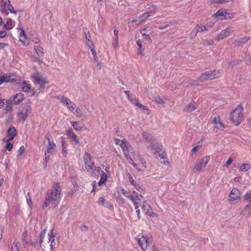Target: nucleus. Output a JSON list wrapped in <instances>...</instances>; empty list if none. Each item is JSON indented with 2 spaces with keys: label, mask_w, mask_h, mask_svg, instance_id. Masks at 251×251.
Masks as SVG:
<instances>
[{
  "label": "nucleus",
  "mask_w": 251,
  "mask_h": 251,
  "mask_svg": "<svg viewBox=\"0 0 251 251\" xmlns=\"http://www.w3.org/2000/svg\"><path fill=\"white\" fill-rule=\"evenodd\" d=\"M61 188L59 182L53 183L50 190L47 193V199L50 200L51 203L55 206L58 204L60 197Z\"/></svg>",
  "instance_id": "obj_1"
},
{
  "label": "nucleus",
  "mask_w": 251,
  "mask_h": 251,
  "mask_svg": "<svg viewBox=\"0 0 251 251\" xmlns=\"http://www.w3.org/2000/svg\"><path fill=\"white\" fill-rule=\"evenodd\" d=\"M243 105L239 104L236 108L231 113L230 119L235 125H239L243 118Z\"/></svg>",
  "instance_id": "obj_2"
},
{
  "label": "nucleus",
  "mask_w": 251,
  "mask_h": 251,
  "mask_svg": "<svg viewBox=\"0 0 251 251\" xmlns=\"http://www.w3.org/2000/svg\"><path fill=\"white\" fill-rule=\"evenodd\" d=\"M30 77L34 84L39 85L40 88L44 89L45 85L48 83L46 77L40 73H33Z\"/></svg>",
  "instance_id": "obj_3"
},
{
  "label": "nucleus",
  "mask_w": 251,
  "mask_h": 251,
  "mask_svg": "<svg viewBox=\"0 0 251 251\" xmlns=\"http://www.w3.org/2000/svg\"><path fill=\"white\" fill-rule=\"evenodd\" d=\"M84 164L87 171H92L94 168L98 172L100 171V167L94 166L93 157L88 152H85L83 156Z\"/></svg>",
  "instance_id": "obj_4"
},
{
  "label": "nucleus",
  "mask_w": 251,
  "mask_h": 251,
  "mask_svg": "<svg viewBox=\"0 0 251 251\" xmlns=\"http://www.w3.org/2000/svg\"><path fill=\"white\" fill-rule=\"evenodd\" d=\"M31 112V107L29 103L22 104L21 109L17 113L20 121H24Z\"/></svg>",
  "instance_id": "obj_5"
},
{
  "label": "nucleus",
  "mask_w": 251,
  "mask_h": 251,
  "mask_svg": "<svg viewBox=\"0 0 251 251\" xmlns=\"http://www.w3.org/2000/svg\"><path fill=\"white\" fill-rule=\"evenodd\" d=\"M221 73L219 71L214 70L213 71H206L202 73L200 76L199 79L201 81H207L208 80L213 79L219 77L221 75Z\"/></svg>",
  "instance_id": "obj_6"
},
{
  "label": "nucleus",
  "mask_w": 251,
  "mask_h": 251,
  "mask_svg": "<svg viewBox=\"0 0 251 251\" xmlns=\"http://www.w3.org/2000/svg\"><path fill=\"white\" fill-rule=\"evenodd\" d=\"M210 160V156L206 155L200 159L197 160L195 165L193 171L194 172H199L205 168Z\"/></svg>",
  "instance_id": "obj_7"
},
{
  "label": "nucleus",
  "mask_w": 251,
  "mask_h": 251,
  "mask_svg": "<svg viewBox=\"0 0 251 251\" xmlns=\"http://www.w3.org/2000/svg\"><path fill=\"white\" fill-rule=\"evenodd\" d=\"M49 145L47 147V151H45V166L46 167L47 165L48 161L50 158V155L48 154V153H52L54 150L55 147H56L55 144L53 141H51L50 139L48 137Z\"/></svg>",
  "instance_id": "obj_8"
},
{
  "label": "nucleus",
  "mask_w": 251,
  "mask_h": 251,
  "mask_svg": "<svg viewBox=\"0 0 251 251\" xmlns=\"http://www.w3.org/2000/svg\"><path fill=\"white\" fill-rule=\"evenodd\" d=\"M135 239L137 241L139 246L143 251H145L147 249L149 243V239L147 238V236H141L140 237L139 235L138 237L135 238Z\"/></svg>",
  "instance_id": "obj_9"
},
{
  "label": "nucleus",
  "mask_w": 251,
  "mask_h": 251,
  "mask_svg": "<svg viewBox=\"0 0 251 251\" xmlns=\"http://www.w3.org/2000/svg\"><path fill=\"white\" fill-rule=\"evenodd\" d=\"M231 29L232 27L228 26L225 29L222 30L221 32L217 36L216 40L217 41H219L229 36L231 34Z\"/></svg>",
  "instance_id": "obj_10"
},
{
  "label": "nucleus",
  "mask_w": 251,
  "mask_h": 251,
  "mask_svg": "<svg viewBox=\"0 0 251 251\" xmlns=\"http://www.w3.org/2000/svg\"><path fill=\"white\" fill-rule=\"evenodd\" d=\"M162 144L158 143L151 144L147 147V149L154 154L160 152L162 150Z\"/></svg>",
  "instance_id": "obj_11"
},
{
  "label": "nucleus",
  "mask_w": 251,
  "mask_h": 251,
  "mask_svg": "<svg viewBox=\"0 0 251 251\" xmlns=\"http://www.w3.org/2000/svg\"><path fill=\"white\" fill-rule=\"evenodd\" d=\"M127 98L128 100L136 106L142 108L143 110H148V107L138 102V100L136 99L132 94H130Z\"/></svg>",
  "instance_id": "obj_12"
},
{
  "label": "nucleus",
  "mask_w": 251,
  "mask_h": 251,
  "mask_svg": "<svg viewBox=\"0 0 251 251\" xmlns=\"http://www.w3.org/2000/svg\"><path fill=\"white\" fill-rule=\"evenodd\" d=\"M120 146L122 149L124 155L128 153L131 150H132V149L129 143L125 139L121 141V143L120 144Z\"/></svg>",
  "instance_id": "obj_13"
},
{
  "label": "nucleus",
  "mask_w": 251,
  "mask_h": 251,
  "mask_svg": "<svg viewBox=\"0 0 251 251\" xmlns=\"http://www.w3.org/2000/svg\"><path fill=\"white\" fill-rule=\"evenodd\" d=\"M5 82L16 83L18 79L14 73L6 74L3 75Z\"/></svg>",
  "instance_id": "obj_14"
},
{
  "label": "nucleus",
  "mask_w": 251,
  "mask_h": 251,
  "mask_svg": "<svg viewBox=\"0 0 251 251\" xmlns=\"http://www.w3.org/2000/svg\"><path fill=\"white\" fill-rule=\"evenodd\" d=\"M240 193L238 189L233 188L229 195V201H234L240 198Z\"/></svg>",
  "instance_id": "obj_15"
},
{
  "label": "nucleus",
  "mask_w": 251,
  "mask_h": 251,
  "mask_svg": "<svg viewBox=\"0 0 251 251\" xmlns=\"http://www.w3.org/2000/svg\"><path fill=\"white\" fill-rule=\"evenodd\" d=\"M66 134L72 139L75 145L79 144V139H78L76 134L74 132L72 129L68 130L66 132Z\"/></svg>",
  "instance_id": "obj_16"
},
{
  "label": "nucleus",
  "mask_w": 251,
  "mask_h": 251,
  "mask_svg": "<svg viewBox=\"0 0 251 251\" xmlns=\"http://www.w3.org/2000/svg\"><path fill=\"white\" fill-rule=\"evenodd\" d=\"M213 122L214 123L215 127L216 128L221 130H223L225 128V125L221 121V119L219 116L215 117L213 120Z\"/></svg>",
  "instance_id": "obj_17"
},
{
  "label": "nucleus",
  "mask_w": 251,
  "mask_h": 251,
  "mask_svg": "<svg viewBox=\"0 0 251 251\" xmlns=\"http://www.w3.org/2000/svg\"><path fill=\"white\" fill-rule=\"evenodd\" d=\"M12 100L14 104H18L21 102L24 99V94L19 93L11 97Z\"/></svg>",
  "instance_id": "obj_18"
},
{
  "label": "nucleus",
  "mask_w": 251,
  "mask_h": 251,
  "mask_svg": "<svg viewBox=\"0 0 251 251\" xmlns=\"http://www.w3.org/2000/svg\"><path fill=\"white\" fill-rule=\"evenodd\" d=\"M7 135L9 137L8 141H11L16 136L17 132L16 129L13 126H10L7 131Z\"/></svg>",
  "instance_id": "obj_19"
},
{
  "label": "nucleus",
  "mask_w": 251,
  "mask_h": 251,
  "mask_svg": "<svg viewBox=\"0 0 251 251\" xmlns=\"http://www.w3.org/2000/svg\"><path fill=\"white\" fill-rule=\"evenodd\" d=\"M15 25V21H12L11 19H6L5 20V23L4 25V27L7 30H10L13 28Z\"/></svg>",
  "instance_id": "obj_20"
},
{
  "label": "nucleus",
  "mask_w": 251,
  "mask_h": 251,
  "mask_svg": "<svg viewBox=\"0 0 251 251\" xmlns=\"http://www.w3.org/2000/svg\"><path fill=\"white\" fill-rule=\"evenodd\" d=\"M251 212V204L249 203L246 205L240 213V215L243 216L247 215H250Z\"/></svg>",
  "instance_id": "obj_21"
},
{
  "label": "nucleus",
  "mask_w": 251,
  "mask_h": 251,
  "mask_svg": "<svg viewBox=\"0 0 251 251\" xmlns=\"http://www.w3.org/2000/svg\"><path fill=\"white\" fill-rule=\"evenodd\" d=\"M21 88L24 92H28L31 89V85L26 81H24L21 85Z\"/></svg>",
  "instance_id": "obj_22"
},
{
  "label": "nucleus",
  "mask_w": 251,
  "mask_h": 251,
  "mask_svg": "<svg viewBox=\"0 0 251 251\" xmlns=\"http://www.w3.org/2000/svg\"><path fill=\"white\" fill-rule=\"evenodd\" d=\"M196 109L194 103L188 104L184 108V111L186 112H191Z\"/></svg>",
  "instance_id": "obj_23"
},
{
  "label": "nucleus",
  "mask_w": 251,
  "mask_h": 251,
  "mask_svg": "<svg viewBox=\"0 0 251 251\" xmlns=\"http://www.w3.org/2000/svg\"><path fill=\"white\" fill-rule=\"evenodd\" d=\"M12 103H13V101L12 100V98H10L8 100H6L5 106L4 107V109L6 111H11Z\"/></svg>",
  "instance_id": "obj_24"
},
{
  "label": "nucleus",
  "mask_w": 251,
  "mask_h": 251,
  "mask_svg": "<svg viewBox=\"0 0 251 251\" xmlns=\"http://www.w3.org/2000/svg\"><path fill=\"white\" fill-rule=\"evenodd\" d=\"M58 99L60 101L65 105H66L67 107L68 106L69 104H70V103H71V100L65 97H58Z\"/></svg>",
  "instance_id": "obj_25"
},
{
  "label": "nucleus",
  "mask_w": 251,
  "mask_h": 251,
  "mask_svg": "<svg viewBox=\"0 0 251 251\" xmlns=\"http://www.w3.org/2000/svg\"><path fill=\"white\" fill-rule=\"evenodd\" d=\"M3 6H4L5 9L7 13H16L15 11H14L13 7L10 3H9L7 5L6 2H5L3 4Z\"/></svg>",
  "instance_id": "obj_26"
},
{
  "label": "nucleus",
  "mask_w": 251,
  "mask_h": 251,
  "mask_svg": "<svg viewBox=\"0 0 251 251\" xmlns=\"http://www.w3.org/2000/svg\"><path fill=\"white\" fill-rule=\"evenodd\" d=\"M27 35L25 34V30L23 29H21V31L20 33V40L22 42L25 44H26V39Z\"/></svg>",
  "instance_id": "obj_27"
},
{
  "label": "nucleus",
  "mask_w": 251,
  "mask_h": 251,
  "mask_svg": "<svg viewBox=\"0 0 251 251\" xmlns=\"http://www.w3.org/2000/svg\"><path fill=\"white\" fill-rule=\"evenodd\" d=\"M71 123L72 124V126L75 130L77 131L82 130L83 126H80L79 125V121L72 122Z\"/></svg>",
  "instance_id": "obj_28"
},
{
  "label": "nucleus",
  "mask_w": 251,
  "mask_h": 251,
  "mask_svg": "<svg viewBox=\"0 0 251 251\" xmlns=\"http://www.w3.org/2000/svg\"><path fill=\"white\" fill-rule=\"evenodd\" d=\"M198 32H200V27L199 25L197 24L190 33L191 38H195Z\"/></svg>",
  "instance_id": "obj_29"
},
{
  "label": "nucleus",
  "mask_w": 251,
  "mask_h": 251,
  "mask_svg": "<svg viewBox=\"0 0 251 251\" xmlns=\"http://www.w3.org/2000/svg\"><path fill=\"white\" fill-rule=\"evenodd\" d=\"M62 153L65 157H66L67 154V147L66 146V141L62 137Z\"/></svg>",
  "instance_id": "obj_30"
},
{
  "label": "nucleus",
  "mask_w": 251,
  "mask_h": 251,
  "mask_svg": "<svg viewBox=\"0 0 251 251\" xmlns=\"http://www.w3.org/2000/svg\"><path fill=\"white\" fill-rule=\"evenodd\" d=\"M34 50L36 53L39 56H43L44 55V49L42 47L40 46H35Z\"/></svg>",
  "instance_id": "obj_31"
},
{
  "label": "nucleus",
  "mask_w": 251,
  "mask_h": 251,
  "mask_svg": "<svg viewBox=\"0 0 251 251\" xmlns=\"http://www.w3.org/2000/svg\"><path fill=\"white\" fill-rule=\"evenodd\" d=\"M27 231H25L22 234V242L23 243V245L25 248L27 243Z\"/></svg>",
  "instance_id": "obj_32"
},
{
  "label": "nucleus",
  "mask_w": 251,
  "mask_h": 251,
  "mask_svg": "<svg viewBox=\"0 0 251 251\" xmlns=\"http://www.w3.org/2000/svg\"><path fill=\"white\" fill-rule=\"evenodd\" d=\"M244 200L251 204V190H250L246 192L244 195Z\"/></svg>",
  "instance_id": "obj_33"
},
{
  "label": "nucleus",
  "mask_w": 251,
  "mask_h": 251,
  "mask_svg": "<svg viewBox=\"0 0 251 251\" xmlns=\"http://www.w3.org/2000/svg\"><path fill=\"white\" fill-rule=\"evenodd\" d=\"M227 14V12L223 10H219L216 13L214 14V16L216 17H221V18H224L226 16V15Z\"/></svg>",
  "instance_id": "obj_34"
},
{
  "label": "nucleus",
  "mask_w": 251,
  "mask_h": 251,
  "mask_svg": "<svg viewBox=\"0 0 251 251\" xmlns=\"http://www.w3.org/2000/svg\"><path fill=\"white\" fill-rule=\"evenodd\" d=\"M250 168V165L249 164H243L240 166V170L242 172H246Z\"/></svg>",
  "instance_id": "obj_35"
},
{
  "label": "nucleus",
  "mask_w": 251,
  "mask_h": 251,
  "mask_svg": "<svg viewBox=\"0 0 251 251\" xmlns=\"http://www.w3.org/2000/svg\"><path fill=\"white\" fill-rule=\"evenodd\" d=\"M149 11L148 12L149 14L151 15H153L155 14L156 11V6L155 5H151L149 7Z\"/></svg>",
  "instance_id": "obj_36"
},
{
  "label": "nucleus",
  "mask_w": 251,
  "mask_h": 251,
  "mask_svg": "<svg viewBox=\"0 0 251 251\" xmlns=\"http://www.w3.org/2000/svg\"><path fill=\"white\" fill-rule=\"evenodd\" d=\"M48 237L49 242H50L51 243H53L55 240V237L53 235L52 230L48 233Z\"/></svg>",
  "instance_id": "obj_37"
},
{
  "label": "nucleus",
  "mask_w": 251,
  "mask_h": 251,
  "mask_svg": "<svg viewBox=\"0 0 251 251\" xmlns=\"http://www.w3.org/2000/svg\"><path fill=\"white\" fill-rule=\"evenodd\" d=\"M67 108L71 111L73 112L77 107H76V105L75 103L71 101V103H70V104L68 105V106H67Z\"/></svg>",
  "instance_id": "obj_38"
},
{
  "label": "nucleus",
  "mask_w": 251,
  "mask_h": 251,
  "mask_svg": "<svg viewBox=\"0 0 251 251\" xmlns=\"http://www.w3.org/2000/svg\"><path fill=\"white\" fill-rule=\"evenodd\" d=\"M26 201L29 207H31L32 202L31 200V196L30 194L28 192L26 196Z\"/></svg>",
  "instance_id": "obj_39"
},
{
  "label": "nucleus",
  "mask_w": 251,
  "mask_h": 251,
  "mask_svg": "<svg viewBox=\"0 0 251 251\" xmlns=\"http://www.w3.org/2000/svg\"><path fill=\"white\" fill-rule=\"evenodd\" d=\"M151 16V15L149 12H146L142 14L140 18H142L141 22H143L145 21L149 17Z\"/></svg>",
  "instance_id": "obj_40"
},
{
  "label": "nucleus",
  "mask_w": 251,
  "mask_h": 251,
  "mask_svg": "<svg viewBox=\"0 0 251 251\" xmlns=\"http://www.w3.org/2000/svg\"><path fill=\"white\" fill-rule=\"evenodd\" d=\"M107 175L104 173L103 172H102V174L100 175V182H102L103 183H105L107 180Z\"/></svg>",
  "instance_id": "obj_41"
},
{
  "label": "nucleus",
  "mask_w": 251,
  "mask_h": 251,
  "mask_svg": "<svg viewBox=\"0 0 251 251\" xmlns=\"http://www.w3.org/2000/svg\"><path fill=\"white\" fill-rule=\"evenodd\" d=\"M84 30L86 39L88 41L90 42L91 36L89 31L88 30V29L86 27H85L84 28Z\"/></svg>",
  "instance_id": "obj_42"
},
{
  "label": "nucleus",
  "mask_w": 251,
  "mask_h": 251,
  "mask_svg": "<svg viewBox=\"0 0 251 251\" xmlns=\"http://www.w3.org/2000/svg\"><path fill=\"white\" fill-rule=\"evenodd\" d=\"M234 17V14L232 13H227V14L226 15L224 18H221V20L225 19H231Z\"/></svg>",
  "instance_id": "obj_43"
},
{
  "label": "nucleus",
  "mask_w": 251,
  "mask_h": 251,
  "mask_svg": "<svg viewBox=\"0 0 251 251\" xmlns=\"http://www.w3.org/2000/svg\"><path fill=\"white\" fill-rule=\"evenodd\" d=\"M146 207L147 208V212L148 213L150 216H152L153 214H155L154 213H152L151 214V211H152V209L150 205H144L142 206L143 209H145Z\"/></svg>",
  "instance_id": "obj_44"
},
{
  "label": "nucleus",
  "mask_w": 251,
  "mask_h": 251,
  "mask_svg": "<svg viewBox=\"0 0 251 251\" xmlns=\"http://www.w3.org/2000/svg\"><path fill=\"white\" fill-rule=\"evenodd\" d=\"M250 39V38L248 37H245L242 38H241L238 41V43L240 45H242L246 43Z\"/></svg>",
  "instance_id": "obj_45"
},
{
  "label": "nucleus",
  "mask_w": 251,
  "mask_h": 251,
  "mask_svg": "<svg viewBox=\"0 0 251 251\" xmlns=\"http://www.w3.org/2000/svg\"><path fill=\"white\" fill-rule=\"evenodd\" d=\"M136 44L137 45H138V47H139V51H138V54H142V51L141 50V49H142V42H141V41L140 39H138L136 41Z\"/></svg>",
  "instance_id": "obj_46"
},
{
  "label": "nucleus",
  "mask_w": 251,
  "mask_h": 251,
  "mask_svg": "<svg viewBox=\"0 0 251 251\" xmlns=\"http://www.w3.org/2000/svg\"><path fill=\"white\" fill-rule=\"evenodd\" d=\"M73 113L76 116L78 117H80L82 116L81 111L78 107H77L75 109V111L73 112Z\"/></svg>",
  "instance_id": "obj_47"
},
{
  "label": "nucleus",
  "mask_w": 251,
  "mask_h": 251,
  "mask_svg": "<svg viewBox=\"0 0 251 251\" xmlns=\"http://www.w3.org/2000/svg\"><path fill=\"white\" fill-rule=\"evenodd\" d=\"M46 229H44V230L41 232L40 236V243L42 244L43 242V239H44L46 236Z\"/></svg>",
  "instance_id": "obj_48"
},
{
  "label": "nucleus",
  "mask_w": 251,
  "mask_h": 251,
  "mask_svg": "<svg viewBox=\"0 0 251 251\" xmlns=\"http://www.w3.org/2000/svg\"><path fill=\"white\" fill-rule=\"evenodd\" d=\"M91 52H92V54L93 55V56L94 57V60L95 61L97 62L98 60V57L97 55V52L95 51L94 48L91 49Z\"/></svg>",
  "instance_id": "obj_49"
},
{
  "label": "nucleus",
  "mask_w": 251,
  "mask_h": 251,
  "mask_svg": "<svg viewBox=\"0 0 251 251\" xmlns=\"http://www.w3.org/2000/svg\"><path fill=\"white\" fill-rule=\"evenodd\" d=\"M127 176L131 184L133 186L135 185L136 183L135 182L132 176L129 173H128Z\"/></svg>",
  "instance_id": "obj_50"
},
{
  "label": "nucleus",
  "mask_w": 251,
  "mask_h": 251,
  "mask_svg": "<svg viewBox=\"0 0 251 251\" xmlns=\"http://www.w3.org/2000/svg\"><path fill=\"white\" fill-rule=\"evenodd\" d=\"M142 136L143 138H144L147 140H149L150 139L151 135L147 132H143L142 133Z\"/></svg>",
  "instance_id": "obj_51"
},
{
  "label": "nucleus",
  "mask_w": 251,
  "mask_h": 251,
  "mask_svg": "<svg viewBox=\"0 0 251 251\" xmlns=\"http://www.w3.org/2000/svg\"><path fill=\"white\" fill-rule=\"evenodd\" d=\"M11 251H20L18 248L17 243H13L11 247Z\"/></svg>",
  "instance_id": "obj_52"
},
{
  "label": "nucleus",
  "mask_w": 251,
  "mask_h": 251,
  "mask_svg": "<svg viewBox=\"0 0 251 251\" xmlns=\"http://www.w3.org/2000/svg\"><path fill=\"white\" fill-rule=\"evenodd\" d=\"M121 193H122V194H123L126 198H128V196L130 195L129 192H127V191H126V190H125L123 188L121 189Z\"/></svg>",
  "instance_id": "obj_53"
},
{
  "label": "nucleus",
  "mask_w": 251,
  "mask_h": 251,
  "mask_svg": "<svg viewBox=\"0 0 251 251\" xmlns=\"http://www.w3.org/2000/svg\"><path fill=\"white\" fill-rule=\"evenodd\" d=\"M133 194L134 195V196L136 198V199L138 200H141V198L143 197L141 195L139 194L135 191L133 192Z\"/></svg>",
  "instance_id": "obj_54"
},
{
  "label": "nucleus",
  "mask_w": 251,
  "mask_h": 251,
  "mask_svg": "<svg viewBox=\"0 0 251 251\" xmlns=\"http://www.w3.org/2000/svg\"><path fill=\"white\" fill-rule=\"evenodd\" d=\"M140 162L143 165V166L145 168H147V164L146 162V161L145 160L144 158L143 157H140L139 158Z\"/></svg>",
  "instance_id": "obj_55"
},
{
  "label": "nucleus",
  "mask_w": 251,
  "mask_h": 251,
  "mask_svg": "<svg viewBox=\"0 0 251 251\" xmlns=\"http://www.w3.org/2000/svg\"><path fill=\"white\" fill-rule=\"evenodd\" d=\"M25 149L24 146H22L20 147L18 150V156L21 155L25 151Z\"/></svg>",
  "instance_id": "obj_56"
},
{
  "label": "nucleus",
  "mask_w": 251,
  "mask_h": 251,
  "mask_svg": "<svg viewBox=\"0 0 251 251\" xmlns=\"http://www.w3.org/2000/svg\"><path fill=\"white\" fill-rule=\"evenodd\" d=\"M104 201H105L104 198L103 197H100L99 198V200L98 201V203L100 205H104V204H105Z\"/></svg>",
  "instance_id": "obj_57"
},
{
  "label": "nucleus",
  "mask_w": 251,
  "mask_h": 251,
  "mask_svg": "<svg viewBox=\"0 0 251 251\" xmlns=\"http://www.w3.org/2000/svg\"><path fill=\"white\" fill-rule=\"evenodd\" d=\"M126 159L129 161V163H132L133 161V159L129 154V152L125 155Z\"/></svg>",
  "instance_id": "obj_58"
},
{
  "label": "nucleus",
  "mask_w": 251,
  "mask_h": 251,
  "mask_svg": "<svg viewBox=\"0 0 251 251\" xmlns=\"http://www.w3.org/2000/svg\"><path fill=\"white\" fill-rule=\"evenodd\" d=\"M50 202H51V201H50V200H48L47 199V196H46L45 201H44V203H43V207L44 208H46V207H47L49 205V203H50Z\"/></svg>",
  "instance_id": "obj_59"
},
{
  "label": "nucleus",
  "mask_w": 251,
  "mask_h": 251,
  "mask_svg": "<svg viewBox=\"0 0 251 251\" xmlns=\"http://www.w3.org/2000/svg\"><path fill=\"white\" fill-rule=\"evenodd\" d=\"M144 38H145V40H147L149 41V42L151 44L152 43V41L149 36V35L148 34H146V33H145V35H142Z\"/></svg>",
  "instance_id": "obj_60"
},
{
  "label": "nucleus",
  "mask_w": 251,
  "mask_h": 251,
  "mask_svg": "<svg viewBox=\"0 0 251 251\" xmlns=\"http://www.w3.org/2000/svg\"><path fill=\"white\" fill-rule=\"evenodd\" d=\"M116 200L120 201L122 204H124L125 203V200L120 195L116 197Z\"/></svg>",
  "instance_id": "obj_61"
},
{
  "label": "nucleus",
  "mask_w": 251,
  "mask_h": 251,
  "mask_svg": "<svg viewBox=\"0 0 251 251\" xmlns=\"http://www.w3.org/2000/svg\"><path fill=\"white\" fill-rule=\"evenodd\" d=\"M13 148V144L9 143H7L5 146V148L9 151H10Z\"/></svg>",
  "instance_id": "obj_62"
},
{
  "label": "nucleus",
  "mask_w": 251,
  "mask_h": 251,
  "mask_svg": "<svg viewBox=\"0 0 251 251\" xmlns=\"http://www.w3.org/2000/svg\"><path fill=\"white\" fill-rule=\"evenodd\" d=\"M233 160L232 158L230 157L226 162L225 166L227 167L229 165H230L233 162Z\"/></svg>",
  "instance_id": "obj_63"
},
{
  "label": "nucleus",
  "mask_w": 251,
  "mask_h": 251,
  "mask_svg": "<svg viewBox=\"0 0 251 251\" xmlns=\"http://www.w3.org/2000/svg\"><path fill=\"white\" fill-rule=\"evenodd\" d=\"M103 206L108 208L110 209H112L113 208V205L109 202H106Z\"/></svg>",
  "instance_id": "obj_64"
}]
</instances>
